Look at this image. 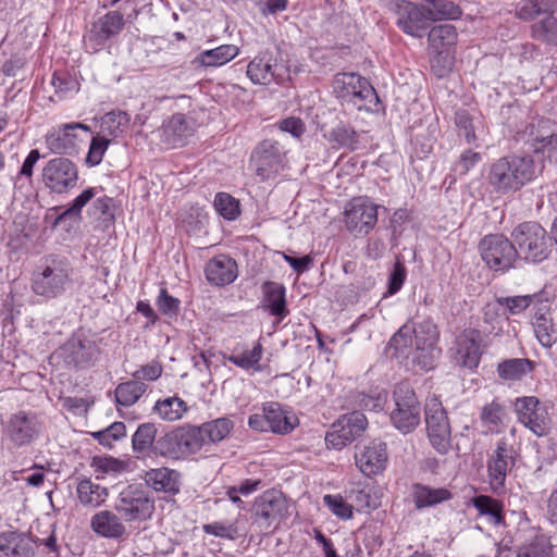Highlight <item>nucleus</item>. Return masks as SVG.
Returning <instances> with one entry per match:
<instances>
[{
    "label": "nucleus",
    "mask_w": 557,
    "mask_h": 557,
    "mask_svg": "<svg viewBox=\"0 0 557 557\" xmlns=\"http://www.w3.org/2000/svg\"><path fill=\"white\" fill-rule=\"evenodd\" d=\"M239 54V48L235 45H221L214 49L202 51L198 60L207 67L222 66Z\"/></svg>",
    "instance_id": "obj_45"
},
{
    "label": "nucleus",
    "mask_w": 557,
    "mask_h": 557,
    "mask_svg": "<svg viewBox=\"0 0 557 557\" xmlns=\"http://www.w3.org/2000/svg\"><path fill=\"white\" fill-rule=\"evenodd\" d=\"M517 420L537 436L546 435L550 429L547 407L535 396L518 397L513 404Z\"/></svg>",
    "instance_id": "obj_16"
},
{
    "label": "nucleus",
    "mask_w": 557,
    "mask_h": 557,
    "mask_svg": "<svg viewBox=\"0 0 557 557\" xmlns=\"http://www.w3.org/2000/svg\"><path fill=\"white\" fill-rule=\"evenodd\" d=\"M194 122L182 113L172 115L161 127V140L169 148L184 146L194 134Z\"/></svg>",
    "instance_id": "obj_25"
},
{
    "label": "nucleus",
    "mask_w": 557,
    "mask_h": 557,
    "mask_svg": "<svg viewBox=\"0 0 557 557\" xmlns=\"http://www.w3.org/2000/svg\"><path fill=\"white\" fill-rule=\"evenodd\" d=\"M45 430L41 417L33 410H17L1 419V442L10 449L32 446Z\"/></svg>",
    "instance_id": "obj_4"
},
{
    "label": "nucleus",
    "mask_w": 557,
    "mask_h": 557,
    "mask_svg": "<svg viewBox=\"0 0 557 557\" xmlns=\"http://www.w3.org/2000/svg\"><path fill=\"white\" fill-rule=\"evenodd\" d=\"M250 161L261 182L274 180L287 168V150L276 140L264 139L252 150Z\"/></svg>",
    "instance_id": "obj_8"
},
{
    "label": "nucleus",
    "mask_w": 557,
    "mask_h": 557,
    "mask_svg": "<svg viewBox=\"0 0 557 557\" xmlns=\"http://www.w3.org/2000/svg\"><path fill=\"white\" fill-rule=\"evenodd\" d=\"M32 541L23 533L0 534V557H33Z\"/></svg>",
    "instance_id": "obj_33"
},
{
    "label": "nucleus",
    "mask_w": 557,
    "mask_h": 557,
    "mask_svg": "<svg viewBox=\"0 0 557 557\" xmlns=\"http://www.w3.org/2000/svg\"><path fill=\"white\" fill-rule=\"evenodd\" d=\"M323 504L334 516L342 520H349L352 518V505L347 503L339 494L324 495Z\"/></svg>",
    "instance_id": "obj_59"
},
{
    "label": "nucleus",
    "mask_w": 557,
    "mask_h": 557,
    "mask_svg": "<svg viewBox=\"0 0 557 557\" xmlns=\"http://www.w3.org/2000/svg\"><path fill=\"white\" fill-rule=\"evenodd\" d=\"M146 391L147 385L137 380L120 383L115 388V401L124 407L133 406Z\"/></svg>",
    "instance_id": "obj_48"
},
{
    "label": "nucleus",
    "mask_w": 557,
    "mask_h": 557,
    "mask_svg": "<svg viewBox=\"0 0 557 557\" xmlns=\"http://www.w3.org/2000/svg\"><path fill=\"white\" fill-rule=\"evenodd\" d=\"M153 410L162 420L173 422L184 416L187 405L182 398L174 396L158 400Z\"/></svg>",
    "instance_id": "obj_51"
},
{
    "label": "nucleus",
    "mask_w": 557,
    "mask_h": 557,
    "mask_svg": "<svg viewBox=\"0 0 557 557\" xmlns=\"http://www.w3.org/2000/svg\"><path fill=\"white\" fill-rule=\"evenodd\" d=\"M503 327L500 321L481 325V329H465L455 339L454 358L458 366L473 370L478 368L482 354L493 337L500 336Z\"/></svg>",
    "instance_id": "obj_3"
},
{
    "label": "nucleus",
    "mask_w": 557,
    "mask_h": 557,
    "mask_svg": "<svg viewBox=\"0 0 557 557\" xmlns=\"http://www.w3.org/2000/svg\"><path fill=\"white\" fill-rule=\"evenodd\" d=\"M297 418L284 409L278 403L270 401L262 406L261 413H253L248 418L250 429L258 432H272L287 434L297 425Z\"/></svg>",
    "instance_id": "obj_15"
},
{
    "label": "nucleus",
    "mask_w": 557,
    "mask_h": 557,
    "mask_svg": "<svg viewBox=\"0 0 557 557\" xmlns=\"http://www.w3.org/2000/svg\"><path fill=\"white\" fill-rule=\"evenodd\" d=\"M175 432L184 459L199 453L206 444L200 425L182 426Z\"/></svg>",
    "instance_id": "obj_41"
},
{
    "label": "nucleus",
    "mask_w": 557,
    "mask_h": 557,
    "mask_svg": "<svg viewBox=\"0 0 557 557\" xmlns=\"http://www.w3.org/2000/svg\"><path fill=\"white\" fill-rule=\"evenodd\" d=\"M394 400L396 408L391 413L393 425L404 434L412 432L420 423L421 407L409 383L396 385Z\"/></svg>",
    "instance_id": "obj_11"
},
{
    "label": "nucleus",
    "mask_w": 557,
    "mask_h": 557,
    "mask_svg": "<svg viewBox=\"0 0 557 557\" xmlns=\"http://www.w3.org/2000/svg\"><path fill=\"white\" fill-rule=\"evenodd\" d=\"M517 450L507 437L496 443V448L487 460L490 483L495 492L504 487L507 473L515 467Z\"/></svg>",
    "instance_id": "obj_21"
},
{
    "label": "nucleus",
    "mask_w": 557,
    "mask_h": 557,
    "mask_svg": "<svg viewBox=\"0 0 557 557\" xmlns=\"http://www.w3.org/2000/svg\"><path fill=\"white\" fill-rule=\"evenodd\" d=\"M540 124L541 122L537 126L534 123L530 124L522 134V139L535 153H541L549 161H557V134L540 129Z\"/></svg>",
    "instance_id": "obj_27"
},
{
    "label": "nucleus",
    "mask_w": 557,
    "mask_h": 557,
    "mask_svg": "<svg viewBox=\"0 0 557 557\" xmlns=\"http://www.w3.org/2000/svg\"><path fill=\"white\" fill-rule=\"evenodd\" d=\"M377 209L368 197L351 199L344 212L347 230L356 236L368 235L377 222Z\"/></svg>",
    "instance_id": "obj_17"
},
{
    "label": "nucleus",
    "mask_w": 557,
    "mask_h": 557,
    "mask_svg": "<svg viewBox=\"0 0 557 557\" xmlns=\"http://www.w3.org/2000/svg\"><path fill=\"white\" fill-rule=\"evenodd\" d=\"M355 460L364 475L371 476L381 473L387 462L386 444L381 441H372L368 445L358 447Z\"/></svg>",
    "instance_id": "obj_24"
},
{
    "label": "nucleus",
    "mask_w": 557,
    "mask_h": 557,
    "mask_svg": "<svg viewBox=\"0 0 557 557\" xmlns=\"http://www.w3.org/2000/svg\"><path fill=\"white\" fill-rule=\"evenodd\" d=\"M557 0H523L516 5V15L523 21H532L546 13L554 12Z\"/></svg>",
    "instance_id": "obj_47"
},
{
    "label": "nucleus",
    "mask_w": 557,
    "mask_h": 557,
    "mask_svg": "<svg viewBox=\"0 0 557 557\" xmlns=\"http://www.w3.org/2000/svg\"><path fill=\"white\" fill-rule=\"evenodd\" d=\"M263 355L262 345L257 342L252 348L235 347L232 354L225 359L245 371L261 372L262 366L260 363Z\"/></svg>",
    "instance_id": "obj_37"
},
{
    "label": "nucleus",
    "mask_w": 557,
    "mask_h": 557,
    "mask_svg": "<svg viewBox=\"0 0 557 557\" xmlns=\"http://www.w3.org/2000/svg\"><path fill=\"white\" fill-rule=\"evenodd\" d=\"M396 25L408 36L422 38L430 27V21L419 1L393 0Z\"/></svg>",
    "instance_id": "obj_20"
},
{
    "label": "nucleus",
    "mask_w": 557,
    "mask_h": 557,
    "mask_svg": "<svg viewBox=\"0 0 557 557\" xmlns=\"http://www.w3.org/2000/svg\"><path fill=\"white\" fill-rule=\"evenodd\" d=\"M517 557H553V545L547 536L535 535L518 548Z\"/></svg>",
    "instance_id": "obj_52"
},
{
    "label": "nucleus",
    "mask_w": 557,
    "mask_h": 557,
    "mask_svg": "<svg viewBox=\"0 0 557 557\" xmlns=\"http://www.w3.org/2000/svg\"><path fill=\"white\" fill-rule=\"evenodd\" d=\"M513 240H509L502 234L485 236L479 244L482 260L494 270L506 272L515 267L518 260Z\"/></svg>",
    "instance_id": "obj_13"
},
{
    "label": "nucleus",
    "mask_w": 557,
    "mask_h": 557,
    "mask_svg": "<svg viewBox=\"0 0 557 557\" xmlns=\"http://www.w3.org/2000/svg\"><path fill=\"white\" fill-rule=\"evenodd\" d=\"M455 123L458 128L459 136H463L467 144L475 141L476 136L472 124V117L467 111L460 110L456 112Z\"/></svg>",
    "instance_id": "obj_62"
},
{
    "label": "nucleus",
    "mask_w": 557,
    "mask_h": 557,
    "mask_svg": "<svg viewBox=\"0 0 557 557\" xmlns=\"http://www.w3.org/2000/svg\"><path fill=\"white\" fill-rule=\"evenodd\" d=\"M79 503L85 507H99L108 497V488L94 483L90 479L78 482L76 487Z\"/></svg>",
    "instance_id": "obj_43"
},
{
    "label": "nucleus",
    "mask_w": 557,
    "mask_h": 557,
    "mask_svg": "<svg viewBox=\"0 0 557 557\" xmlns=\"http://www.w3.org/2000/svg\"><path fill=\"white\" fill-rule=\"evenodd\" d=\"M91 530L99 536L120 541L127 536L123 518L111 510H100L90 519Z\"/></svg>",
    "instance_id": "obj_26"
},
{
    "label": "nucleus",
    "mask_w": 557,
    "mask_h": 557,
    "mask_svg": "<svg viewBox=\"0 0 557 557\" xmlns=\"http://www.w3.org/2000/svg\"><path fill=\"white\" fill-rule=\"evenodd\" d=\"M507 419V411L505 406L493 400L490 404L483 406L480 414L482 426L485 429V434H499L505 429V422Z\"/></svg>",
    "instance_id": "obj_38"
},
{
    "label": "nucleus",
    "mask_w": 557,
    "mask_h": 557,
    "mask_svg": "<svg viewBox=\"0 0 557 557\" xmlns=\"http://www.w3.org/2000/svg\"><path fill=\"white\" fill-rule=\"evenodd\" d=\"M424 412L428 437L432 447L441 455L447 454L451 447V431L441 400L435 396L429 398Z\"/></svg>",
    "instance_id": "obj_12"
},
{
    "label": "nucleus",
    "mask_w": 557,
    "mask_h": 557,
    "mask_svg": "<svg viewBox=\"0 0 557 557\" xmlns=\"http://www.w3.org/2000/svg\"><path fill=\"white\" fill-rule=\"evenodd\" d=\"M333 87L338 97L354 102L359 110H374L379 103L373 86L357 73H338Z\"/></svg>",
    "instance_id": "obj_9"
},
{
    "label": "nucleus",
    "mask_w": 557,
    "mask_h": 557,
    "mask_svg": "<svg viewBox=\"0 0 557 557\" xmlns=\"http://www.w3.org/2000/svg\"><path fill=\"white\" fill-rule=\"evenodd\" d=\"M264 307L269 310L270 314L284 319L288 313L286 306V289L284 285L268 281L262 285Z\"/></svg>",
    "instance_id": "obj_34"
},
{
    "label": "nucleus",
    "mask_w": 557,
    "mask_h": 557,
    "mask_svg": "<svg viewBox=\"0 0 557 557\" xmlns=\"http://www.w3.org/2000/svg\"><path fill=\"white\" fill-rule=\"evenodd\" d=\"M206 534L213 535L226 540H235L238 529L235 523L214 521L202 525Z\"/></svg>",
    "instance_id": "obj_61"
},
{
    "label": "nucleus",
    "mask_w": 557,
    "mask_h": 557,
    "mask_svg": "<svg viewBox=\"0 0 557 557\" xmlns=\"http://www.w3.org/2000/svg\"><path fill=\"white\" fill-rule=\"evenodd\" d=\"M246 74L255 85L277 84L289 77L287 66L277 63L273 52L265 50L257 54L247 65Z\"/></svg>",
    "instance_id": "obj_18"
},
{
    "label": "nucleus",
    "mask_w": 557,
    "mask_h": 557,
    "mask_svg": "<svg viewBox=\"0 0 557 557\" xmlns=\"http://www.w3.org/2000/svg\"><path fill=\"white\" fill-rule=\"evenodd\" d=\"M544 18L532 25L535 39L557 45V18L554 12L544 14Z\"/></svg>",
    "instance_id": "obj_55"
},
{
    "label": "nucleus",
    "mask_w": 557,
    "mask_h": 557,
    "mask_svg": "<svg viewBox=\"0 0 557 557\" xmlns=\"http://www.w3.org/2000/svg\"><path fill=\"white\" fill-rule=\"evenodd\" d=\"M72 269L64 258H48L34 272L33 292L47 299L62 295L71 282Z\"/></svg>",
    "instance_id": "obj_7"
},
{
    "label": "nucleus",
    "mask_w": 557,
    "mask_h": 557,
    "mask_svg": "<svg viewBox=\"0 0 557 557\" xmlns=\"http://www.w3.org/2000/svg\"><path fill=\"white\" fill-rule=\"evenodd\" d=\"M181 474L166 467L150 469L145 474L146 483L157 492L176 494L180 491Z\"/></svg>",
    "instance_id": "obj_32"
},
{
    "label": "nucleus",
    "mask_w": 557,
    "mask_h": 557,
    "mask_svg": "<svg viewBox=\"0 0 557 557\" xmlns=\"http://www.w3.org/2000/svg\"><path fill=\"white\" fill-rule=\"evenodd\" d=\"M535 369V362L528 358H509L497 364V376L505 382H517L530 375Z\"/></svg>",
    "instance_id": "obj_35"
},
{
    "label": "nucleus",
    "mask_w": 557,
    "mask_h": 557,
    "mask_svg": "<svg viewBox=\"0 0 557 557\" xmlns=\"http://www.w3.org/2000/svg\"><path fill=\"white\" fill-rule=\"evenodd\" d=\"M214 208L220 215L228 221L235 220L240 213L239 202L226 193L215 195Z\"/></svg>",
    "instance_id": "obj_58"
},
{
    "label": "nucleus",
    "mask_w": 557,
    "mask_h": 557,
    "mask_svg": "<svg viewBox=\"0 0 557 557\" xmlns=\"http://www.w3.org/2000/svg\"><path fill=\"white\" fill-rule=\"evenodd\" d=\"M542 166L530 156L511 154L490 163L485 180L491 190L497 195H509L532 182Z\"/></svg>",
    "instance_id": "obj_2"
},
{
    "label": "nucleus",
    "mask_w": 557,
    "mask_h": 557,
    "mask_svg": "<svg viewBox=\"0 0 557 557\" xmlns=\"http://www.w3.org/2000/svg\"><path fill=\"white\" fill-rule=\"evenodd\" d=\"M518 259L528 263H541L552 252V242L545 228L537 222H523L511 233Z\"/></svg>",
    "instance_id": "obj_5"
},
{
    "label": "nucleus",
    "mask_w": 557,
    "mask_h": 557,
    "mask_svg": "<svg viewBox=\"0 0 557 557\" xmlns=\"http://www.w3.org/2000/svg\"><path fill=\"white\" fill-rule=\"evenodd\" d=\"M359 133L344 124H339L332 128L329 134V140L334 148H344L350 151L357 150L359 148Z\"/></svg>",
    "instance_id": "obj_50"
},
{
    "label": "nucleus",
    "mask_w": 557,
    "mask_h": 557,
    "mask_svg": "<svg viewBox=\"0 0 557 557\" xmlns=\"http://www.w3.org/2000/svg\"><path fill=\"white\" fill-rule=\"evenodd\" d=\"M346 497L351 502L352 508L358 511L375 509L381 505L374 487L370 484L355 483L346 491Z\"/></svg>",
    "instance_id": "obj_39"
},
{
    "label": "nucleus",
    "mask_w": 557,
    "mask_h": 557,
    "mask_svg": "<svg viewBox=\"0 0 557 557\" xmlns=\"http://www.w3.org/2000/svg\"><path fill=\"white\" fill-rule=\"evenodd\" d=\"M131 116L125 111H110L101 117L100 135L115 139L122 136L129 126Z\"/></svg>",
    "instance_id": "obj_42"
},
{
    "label": "nucleus",
    "mask_w": 557,
    "mask_h": 557,
    "mask_svg": "<svg viewBox=\"0 0 557 557\" xmlns=\"http://www.w3.org/2000/svg\"><path fill=\"white\" fill-rule=\"evenodd\" d=\"M111 139L102 135H97L91 139L89 150L86 157V163L89 166H96L101 163Z\"/></svg>",
    "instance_id": "obj_60"
},
{
    "label": "nucleus",
    "mask_w": 557,
    "mask_h": 557,
    "mask_svg": "<svg viewBox=\"0 0 557 557\" xmlns=\"http://www.w3.org/2000/svg\"><path fill=\"white\" fill-rule=\"evenodd\" d=\"M534 335L539 343L550 348L557 342V327L555 326L550 314L535 313L532 322Z\"/></svg>",
    "instance_id": "obj_46"
},
{
    "label": "nucleus",
    "mask_w": 557,
    "mask_h": 557,
    "mask_svg": "<svg viewBox=\"0 0 557 557\" xmlns=\"http://www.w3.org/2000/svg\"><path fill=\"white\" fill-rule=\"evenodd\" d=\"M159 310L166 317H176L180 312V299L171 296L165 288H161L156 301Z\"/></svg>",
    "instance_id": "obj_64"
},
{
    "label": "nucleus",
    "mask_w": 557,
    "mask_h": 557,
    "mask_svg": "<svg viewBox=\"0 0 557 557\" xmlns=\"http://www.w3.org/2000/svg\"><path fill=\"white\" fill-rule=\"evenodd\" d=\"M472 504L480 516L486 517L488 523L498 525L503 522V506L498 500L491 496L479 495L472 499Z\"/></svg>",
    "instance_id": "obj_49"
},
{
    "label": "nucleus",
    "mask_w": 557,
    "mask_h": 557,
    "mask_svg": "<svg viewBox=\"0 0 557 557\" xmlns=\"http://www.w3.org/2000/svg\"><path fill=\"white\" fill-rule=\"evenodd\" d=\"M482 161V154L470 149L465 150L459 160L454 164L453 171L459 175L463 176L469 173L479 162Z\"/></svg>",
    "instance_id": "obj_63"
},
{
    "label": "nucleus",
    "mask_w": 557,
    "mask_h": 557,
    "mask_svg": "<svg viewBox=\"0 0 557 557\" xmlns=\"http://www.w3.org/2000/svg\"><path fill=\"white\" fill-rule=\"evenodd\" d=\"M453 494L445 487H431L421 483H416L411 488V498L414 507L419 510L434 507L438 504L451 499Z\"/></svg>",
    "instance_id": "obj_31"
},
{
    "label": "nucleus",
    "mask_w": 557,
    "mask_h": 557,
    "mask_svg": "<svg viewBox=\"0 0 557 557\" xmlns=\"http://www.w3.org/2000/svg\"><path fill=\"white\" fill-rule=\"evenodd\" d=\"M205 442L218 444L227 438L235 428L234 421L228 417H220L200 424Z\"/></svg>",
    "instance_id": "obj_44"
},
{
    "label": "nucleus",
    "mask_w": 557,
    "mask_h": 557,
    "mask_svg": "<svg viewBox=\"0 0 557 557\" xmlns=\"http://www.w3.org/2000/svg\"><path fill=\"white\" fill-rule=\"evenodd\" d=\"M51 85L59 100L70 98L79 90L78 81L64 72H55L52 76Z\"/></svg>",
    "instance_id": "obj_56"
},
{
    "label": "nucleus",
    "mask_w": 557,
    "mask_h": 557,
    "mask_svg": "<svg viewBox=\"0 0 557 557\" xmlns=\"http://www.w3.org/2000/svg\"><path fill=\"white\" fill-rule=\"evenodd\" d=\"M96 196V189L89 187L83 190L54 221V225L60 224L65 219H73L75 221L81 220V213L83 208Z\"/></svg>",
    "instance_id": "obj_57"
},
{
    "label": "nucleus",
    "mask_w": 557,
    "mask_h": 557,
    "mask_svg": "<svg viewBox=\"0 0 557 557\" xmlns=\"http://www.w3.org/2000/svg\"><path fill=\"white\" fill-rule=\"evenodd\" d=\"M426 33L430 52H448L457 41L456 27L450 24L433 26Z\"/></svg>",
    "instance_id": "obj_40"
},
{
    "label": "nucleus",
    "mask_w": 557,
    "mask_h": 557,
    "mask_svg": "<svg viewBox=\"0 0 557 557\" xmlns=\"http://www.w3.org/2000/svg\"><path fill=\"white\" fill-rule=\"evenodd\" d=\"M156 434L157 429L153 423L147 422L139 424L132 436V447L134 453L144 454L150 448L153 450Z\"/></svg>",
    "instance_id": "obj_53"
},
{
    "label": "nucleus",
    "mask_w": 557,
    "mask_h": 557,
    "mask_svg": "<svg viewBox=\"0 0 557 557\" xmlns=\"http://www.w3.org/2000/svg\"><path fill=\"white\" fill-rule=\"evenodd\" d=\"M124 16L120 11H110L95 23L84 36L87 50H100L111 38L117 36L124 27Z\"/></svg>",
    "instance_id": "obj_22"
},
{
    "label": "nucleus",
    "mask_w": 557,
    "mask_h": 557,
    "mask_svg": "<svg viewBox=\"0 0 557 557\" xmlns=\"http://www.w3.org/2000/svg\"><path fill=\"white\" fill-rule=\"evenodd\" d=\"M430 22L455 21L462 15L461 8L450 0H418Z\"/></svg>",
    "instance_id": "obj_36"
},
{
    "label": "nucleus",
    "mask_w": 557,
    "mask_h": 557,
    "mask_svg": "<svg viewBox=\"0 0 557 557\" xmlns=\"http://www.w3.org/2000/svg\"><path fill=\"white\" fill-rule=\"evenodd\" d=\"M289 502L281 491L267 490L253 500L252 524L261 532H273L289 517Z\"/></svg>",
    "instance_id": "obj_6"
},
{
    "label": "nucleus",
    "mask_w": 557,
    "mask_h": 557,
    "mask_svg": "<svg viewBox=\"0 0 557 557\" xmlns=\"http://www.w3.org/2000/svg\"><path fill=\"white\" fill-rule=\"evenodd\" d=\"M368 425V420L361 411H352L342 416L332 424L326 433L325 442L327 447L342 449L362 435Z\"/></svg>",
    "instance_id": "obj_19"
},
{
    "label": "nucleus",
    "mask_w": 557,
    "mask_h": 557,
    "mask_svg": "<svg viewBox=\"0 0 557 557\" xmlns=\"http://www.w3.org/2000/svg\"><path fill=\"white\" fill-rule=\"evenodd\" d=\"M77 180V169L66 158H54L42 170V181L53 193H66L76 185Z\"/></svg>",
    "instance_id": "obj_23"
},
{
    "label": "nucleus",
    "mask_w": 557,
    "mask_h": 557,
    "mask_svg": "<svg viewBox=\"0 0 557 557\" xmlns=\"http://www.w3.org/2000/svg\"><path fill=\"white\" fill-rule=\"evenodd\" d=\"M101 354L95 336L84 332L74 333L60 348L59 356L64 363L75 369L92 367Z\"/></svg>",
    "instance_id": "obj_10"
},
{
    "label": "nucleus",
    "mask_w": 557,
    "mask_h": 557,
    "mask_svg": "<svg viewBox=\"0 0 557 557\" xmlns=\"http://www.w3.org/2000/svg\"><path fill=\"white\" fill-rule=\"evenodd\" d=\"M532 304V296L523 295V296H511V297H499L496 300V304H488L484 310V323L492 324L495 323L496 320L500 321V325L507 321V319H503L498 315L499 308H505L512 315L520 314Z\"/></svg>",
    "instance_id": "obj_29"
},
{
    "label": "nucleus",
    "mask_w": 557,
    "mask_h": 557,
    "mask_svg": "<svg viewBox=\"0 0 557 557\" xmlns=\"http://www.w3.org/2000/svg\"><path fill=\"white\" fill-rule=\"evenodd\" d=\"M114 508L126 522H144L154 512V499L147 492L129 485L119 494Z\"/></svg>",
    "instance_id": "obj_14"
},
{
    "label": "nucleus",
    "mask_w": 557,
    "mask_h": 557,
    "mask_svg": "<svg viewBox=\"0 0 557 557\" xmlns=\"http://www.w3.org/2000/svg\"><path fill=\"white\" fill-rule=\"evenodd\" d=\"M153 454L172 460L184 459L175 430L156 441Z\"/></svg>",
    "instance_id": "obj_54"
},
{
    "label": "nucleus",
    "mask_w": 557,
    "mask_h": 557,
    "mask_svg": "<svg viewBox=\"0 0 557 557\" xmlns=\"http://www.w3.org/2000/svg\"><path fill=\"white\" fill-rule=\"evenodd\" d=\"M205 273L207 280L215 286L230 285L237 278V263L226 255H219L207 263Z\"/></svg>",
    "instance_id": "obj_28"
},
{
    "label": "nucleus",
    "mask_w": 557,
    "mask_h": 557,
    "mask_svg": "<svg viewBox=\"0 0 557 557\" xmlns=\"http://www.w3.org/2000/svg\"><path fill=\"white\" fill-rule=\"evenodd\" d=\"M440 332L432 319L405 323L389 339L396 358L412 356V362L424 371L432 370L441 357Z\"/></svg>",
    "instance_id": "obj_1"
},
{
    "label": "nucleus",
    "mask_w": 557,
    "mask_h": 557,
    "mask_svg": "<svg viewBox=\"0 0 557 557\" xmlns=\"http://www.w3.org/2000/svg\"><path fill=\"white\" fill-rule=\"evenodd\" d=\"M90 132V127L79 122L63 124L58 131L47 138L49 148L59 153H66L74 149L77 139L76 131Z\"/></svg>",
    "instance_id": "obj_30"
}]
</instances>
